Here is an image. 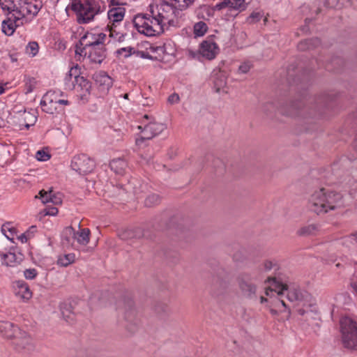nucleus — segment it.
Masks as SVG:
<instances>
[{"label": "nucleus", "mask_w": 357, "mask_h": 357, "mask_svg": "<svg viewBox=\"0 0 357 357\" xmlns=\"http://www.w3.org/2000/svg\"><path fill=\"white\" fill-rule=\"evenodd\" d=\"M139 54H140L141 57L143 58H151V56H149V54L147 53H145L144 52H139Z\"/></svg>", "instance_id": "61"}, {"label": "nucleus", "mask_w": 357, "mask_h": 357, "mask_svg": "<svg viewBox=\"0 0 357 357\" xmlns=\"http://www.w3.org/2000/svg\"><path fill=\"white\" fill-rule=\"evenodd\" d=\"M77 68H72L69 71V77H71L73 74L75 75V84L73 88L77 91H80L84 93H89L91 88V85L89 81L85 79L82 76L77 75Z\"/></svg>", "instance_id": "19"}, {"label": "nucleus", "mask_w": 357, "mask_h": 357, "mask_svg": "<svg viewBox=\"0 0 357 357\" xmlns=\"http://www.w3.org/2000/svg\"><path fill=\"white\" fill-rule=\"evenodd\" d=\"M116 305L126 321L132 323L136 320L137 311L134 302L130 298L122 297L116 301Z\"/></svg>", "instance_id": "9"}, {"label": "nucleus", "mask_w": 357, "mask_h": 357, "mask_svg": "<svg viewBox=\"0 0 357 357\" xmlns=\"http://www.w3.org/2000/svg\"><path fill=\"white\" fill-rule=\"evenodd\" d=\"M10 223H6L3 224L1 227V231L5 234V236L7 237V238L11 240V238L7 236L5 232L6 230L9 231L11 234L15 231V229L14 227H10Z\"/></svg>", "instance_id": "50"}, {"label": "nucleus", "mask_w": 357, "mask_h": 357, "mask_svg": "<svg viewBox=\"0 0 357 357\" xmlns=\"http://www.w3.org/2000/svg\"><path fill=\"white\" fill-rule=\"evenodd\" d=\"M8 15L10 16L2 22V31L7 36H11L17 26L24 24V22L17 20V19L15 18V16L12 13Z\"/></svg>", "instance_id": "21"}, {"label": "nucleus", "mask_w": 357, "mask_h": 357, "mask_svg": "<svg viewBox=\"0 0 357 357\" xmlns=\"http://www.w3.org/2000/svg\"><path fill=\"white\" fill-rule=\"evenodd\" d=\"M349 238H350L351 241H355L357 243V234L356 233L351 234L349 236Z\"/></svg>", "instance_id": "58"}, {"label": "nucleus", "mask_w": 357, "mask_h": 357, "mask_svg": "<svg viewBox=\"0 0 357 357\" xmlns=\"http://www.w3.org/2000/svg\"><path fill=\"white\" fill-rule=\"evenodd\" d=\"M208 30V26L206 23L202 21H199L195 24L193 27V32L195 36H203Z\"/></svg>", "instance_id": "36"}, {"label": "nucleus", "mask_w": 357, "mask_h": 357, "mask_svg": "<svg viewBox=\"0 0 357 357\" xmlns=\"http://www.w3.org/2000/svg\"><path fill=\"white\" fill-rule=\"evenodd\" d=\"M342 196L339 193L331 192L328 194L326 193V203L327 205V211L328 209L333 210L337 207V205L341 202Z\"/></svg>", "instance_id": "29"}, {"label": "nucleus", "mask_w": 357, "mask_h": 357, "mask_svg": "<svg viewBox=\"0 0 357 357\" xmlns=\"http://www.w3.org/2000/svg\"><path fill=\"white\" fill-rule=\"evenodd\" d=\"M24 275L26 279L31 280L36 276L37 272L34 268H29L24 271Z\"/></svg>", "instance_id": "49"}, {"label": "nucleus", "mask_w": 357, "mask_h": 357, "mask_svg": "<svg viewBox=\"0 0 357 357\" xmlns=\"http://www.w3.org/2000/svg\"><path fill=\"white\" fill-rule=\"evenodd\" d=\"M43 110L49 114H54L57 110V98L54 92L46 93L40 102Z\"/></svg>", "instance_id": "17"}, {"label": "nucleus", "mask_w": 357, "mask_h": 357, "mask_svg": "<svg viewBox=\"0 0 357 357\" xmlns=\"http://www.w3.org/2000/svg\"><path fill=\"white\" fill-rule=\"evenodd\" d=\"M126 9L123 7L117 6L110 8L107 12L108 24L120 25L125 17Z\"/></svg>", "instance_id": "22"}, {"label": "nucleus", "mask_w": 357, "mask_h": 357, "mask_svg": "<svg viewBox=\"0 0 357 357\" xmlns=\"http://www.w3.org/2000/svg\"><path fill=\"white\" fill-rule=\"evenodd\" d=\"M354 146L355 150L357 151V138L354 141Z\"/></svg>", "instance_id": "64"}, {"label": "nucleus", "mask_w": 357, "mask_h": 357, "mask_svg": "<svg viewBox=\"0 0 357 357\" xmlns=\"http://www.w3.org/2000/svg\"><path fill=\"white\" fill-rule=\"evenodd\" d=\"M24 126L26 128H29L31 126L34 125L36 121V116L30 112H24Z\"/></svg>", "instance_id": "39"}, {"label": "nucleus", "mask_w": 357, "mask_h": 357, "mask_svg": "<svg viewBox=\"0 0 357 357\" xmlns=\"http://www.w3.org/2000/svg\"><path fill=\"white\" fill-rule=\"evenodd\" d=\"M320 45V40L315 38L301 41L298 44V49L300 51H310L319 47Z\"/></svg>", "instance_id": "27"}, {"label": "nucleus", "mask_w": 357, "mask_h": 357, "mask_svg": "<svg viewBox=\"0 0 357 357\" xmlns=\"http://www.w3.org/2000/svg\"><path fill=\"white\" fill-rule=\"evenodd\" d=\"M87 54L92 62L100 63L105 56L103 43L100 45L90 47L86 50Z\"/></svg>", "instance_id": "23"}, {"label": "nucleus", "mask_w": 357, "mask_h": 357, "mask_svg": "<svg viewBox=\"0 0 357 357\" xmlns=\"http://www.w3.org/2000/svg\"><path fill=\"white\" fill-rule=\"evenodd\" d=\"M110 168L116 174L122 175L127 167L126 162L121 158L114 159L109 164Z\"/></svg>", "instance_id": "30"}, {"label": "nucleus", "mask_w": 357, "mask_h": 357, "mask_svg": "<svg viewBox=\"0 0 357 357\" xmlns=\"http://www.w3.org/2000/svg\"><path fill=\"white\" fill-rule=\"evenodd\" d=\"M264 270L266 272H269L273 269L276 270L278 265L271 261H265L263 264Z\"/></svg>", "instance_id": "47"}, {"label": "nucleus", "mask_w": 357, "mask_h": 357, "mask_svg": "<svg viewBox=\"0 0 357 357\" xmlns=\"http://www.w3.org/2000/svg\"><path fill=\"white\" fill-rule=\"evenodd\" d=\"M50 157V154L44 149L38 151L36 155V159L39 161H47Z\"/></svg>", "instance_id": "45"}, {"label": "nucleus", "mask_w": 357, "mask_h": 357, "mask_svg": "<svg viewBox=\"0 0 357 357\" xmlns=\"http://www.w3.org/2000/svg\"><path fill=\"white\" fill-rule=\"evenodd\" d=\"M229 287V281L227 279L218 278L213 284L214 290L217 294H223Z\"/></svg>", "instance_id": "34"}, {"label": "nucleus", "mask_w": 357, "mask_h": 357, "mask_svg": "<svg viewBox=\"0 0 357 357\" xmlns=\"http://www.w3.org/2000/svg\"><path fill=\"white\" fill-rule=\"evenodd\" d=\"M165 128V126L164 124L157 122L153 119V121H150L144 126L143 129L144 135L136 139V144L140 145L144 140L153 139L154 137L161 133Z\"/></svg>", "instance_id": "12"}, {"label": "nucleus", "mask_w": 357, "mask_h": 357, "mask_svg": "<svg viewBox=\"0 0 357 357\" xmlns=\"http://www.w3.org/2000/svg\"><path fill=\"white\" fill-rule=\"evenodd\" d=\"M75 259V256L74 254H67L63 256L59 257L57 263L59 265L61 266H67L70 264L73 263Z\"/></svg>", "instance_id": "37"}, {"label": "nucleus", "mask_w": 357, "mask_h": 357, "mask_svg": "<svg viewBox=\"0 0 357 357\" xmlns=\"http://www.w3.org/2000/svg\"><path fill=\"white\" fill-rule=\"evenodd\" d=\"M18 333L13 341V344L17 351H31L35 349V344L31 337L25 331L16 329Z\"/></svg>", "instance_id": "11"}, {"label": "nucleus", "mask_w": 357, "mask_h": 357, "mask_svg": "<svg viewBox=\"0 0 357 357\" xmlns=\"http://www.w3.org/2000/svg\"><path fill=\"white\" fill-rule=\"evenodd\" d=\"M40 8V3L36 0H25L23 1L20 0V2L15 3V8L8 10V14L12 13L15 16V18L17 20L26 23L27 22L26 17L29 15H36L39 12Z\"/></svg>", "instance_id": "4"}, {"label": "nucleus", "mask_w": 357, "mask_h": 357, "mask_svg": "<svg viewBox=\"0 0 357 357\" xmlns=\"http://www.w3.org/2000/svg\"><path fill=\"white\" fill-rule=\"evenodd\" d=\"M52 192V188L49 190H41L39 192L38 195L35 196V198L36 199L40 198L42 200V202L43 204H47V203L50 202L49 195H50Z\"/></svg>", "instance_id": "40"}, {"label": "nucleus", "mask_w": 357, "mask_h": 357, "mask_svg": "<svg viewBox=\"0 0 357 357\" xmlns=\"http://www.w3.org/2000/svg\"><path fill=\"white\" fill-rule=\"evenodd\" d=\"M263 17V14L259 12H253L250 14V15L248 17L247 22L249 24H253L259 22L261 18Z\"/></svg>", "instance_id": "44"}, {"label": "nucleus", "mask_w": 357, "mask_h": 357, "mask_svg": "<svg viewBox=\"0 0 357 357\" xmlns=\"http://www.w3.org/2000/svg\"><path fill=\"white\" fill-rule=\"evenodd\" d=\"M131 50H132V48H130V47H129L128 49H127V48H121V50H119L118 51V52L119 54H121L122 52H128V54L125 55L126 56H129V55L131 54Z\"/></svg>", "instance_id": "57"}, {"label": "nucleus", "mask_w": 357, "mask_h": 357, "mask_svg": "<svg viewBox=\"0 0 357 357\" xmlns=\"http://www.w3.org/2000/svg\"><path fill=\"white\" fill-rule=\"evenodd\" d=\"M219 9L229 8L236 10H244L245 8V0H224L217 5Z\"/></svg>", "instance_id": "28"}, {"label": "nucleus", "mask_w": 357, "mask_h": 357, "mask_svg": "<svg viewBox=\"0 0 357 357\" xmlns=\"http://www.w3.org/2000/svg\"><path fill=\"white\" fill-rule=\"evenodd\" d=\"M268 281L273 280L275 287L280 288L278 294H284L287 291V298L290 303H294V305H302L304 307H311L314 301L312 296L307 291L301 289L298 287H291L290 288L286 284L277 281L275 278H268Z\"/></svg>", "instance_id": "2"}, {"label": "nucleus", "mask_w": 357, "mask_h": 357, "mask_svg": "<svg viewBox=\"0 0 357 357\" xmlns=\"http://www.w3.org/2000/svg\"><path fill=\"white\" fill-rule=\"evenodd\" d=\"M38 48L39 47L36 42H30L26 46V52L33 56H36L38 52Z\"/></svg>", "instance_id": "43"}, {"label": "nucleus", "mask_w": 357, "mask_h": 357, "mask_svg": "<svg viewBox=\"0 0 357 357\" xmlns=\"http://www.w3.org/2000/svg\"><path fill=\"white\" fill-rule=\"evenodd\" d=\"M318 230V227L315 224L305 225L299 228L296 234L299 236H309L315 234Z\"/></svg>", "instance_id": "31"}, {"label": "nucleus", "mask_w": 357, "mask_h": 357, "mask_svg": "<svg viewBox=\"0 0 357 357\" xmlns=\"http://www.w3.org/2000/svg\"><path fill=\"white\" fill-rule=\"evenodd\" d=\"M93 79L102 91H107L112 85V79L105 72L96 73L93 75Z\"/></svg>", "instance_id": "25"}, {"label": "nucleus", "mask_w": 357, "mask_h": 357, "mask_svg": "<svg viewBox=\"0 0 357 357\" xmlns=\"http://www.w3.org/2000/svg\"><path fill=\"white\" fill-rule=\"evenodd\" d=\"M180 98L178 94L174 93L170 95L167 99V101L169 104H175L179 102Z\"/></svg>", "instance_id": "51"}, {"label": "nucleus", "mask_w": 357, "mask_h": 357, "mask_svg": "<svg viewBox=\"0 0 357 357\" xmlns=\"http://www.w3.org/2000/svg\"><path fill=\"white\" fill-rule=\"evenodd\" d=\"M50 202H52L54 204H61V199L59 197H57L54 194L51 193L49 195Z\"/></svg>", "instance_id": "53"}, {"label": "nucleus", "mask_w": 357, "mask_h": 357, "mask_svg": "<svg viewBox=\"0 0 357 357\" xmlns=\"http://www.w3.org/2000/svg\"><path fill=\"white\" fill-rule=\"evenodd\" d=\"M15 294L21 299L28 301L32 297V292L26 283L24 281L16 282Z\"/></svg>", "instance_id": "26"}, {"label": "nucleus", "mask_w": 357, "mask_h": 357, "mask_svg": "<svg viewBox=\"0 0 357 357\" xmlns=\"http://www.w3.org/2000/svg\"><path fill=\"white\" fill-rule=\"evenodd\" d=\"M0 258L3 265L10 268L17 267L24 259L21 253L16 254L13 252H3L0 251Z\"/></svg>", "instance_id": "18"}, {"label": "nucleus", "mask_w": 357, "mask_h": 357, "mask_svg": "<svg viewBox=\"0 0 357 357\" xmlns=\"http://www.w3.org/2000/svg\"><path fill=\"white\" fill-rule=\"evenodd\" d=\"M105 38V35L102 33L96 35L92 33H86L84 34L79 40V44L81 46L84 47L85 55H86V50L90 47L100 45V44L103 43Z\"/></svg>", "instance_id": "15"}, {"label": "nucleus", "mask_w": 357, "mask_h": 357, "mask_svg": "<svg viewBox=\"0 0 357 357\" xmlns=\"http://www.w3.org/2000/svg\"><path fill=\"white\" fill-rule=\"evenodd\" d=\"M263 112L267 116H272L276 110L275 106L272 102H268L263 105Z\"/></svg>", "instance_id": "42"}, {"label": "nucleus", "mask_w": 357, "mask_h": 357, "mask_svg": "<svg viewBox=\"0 0 357 357\" xmlns=\"http://www.w3.org/2000/svg\"><path fill=\"white\" fill-rule=\"evenodd\" d=\"M58 208L55 207H52L50 209L44 210V214L45 215H55L58 213Z\"/></svg>", "instance_id": "54"}, {"label": "nucleus", "mask_w": 357, "mask_h": 357, "mask_svg": "<svg viewBox=\"0 0 357 357\" xmlns=\"http://www.w3.org/2000/svg\"><path fill=\"white\" fill-rule=\"evenodd\" d=\"M218 51L219 48L217 44L211 39L204 40L200 45V54L208 60L214 59Z\"/></svg>", "instance_id": "16"}, {"label": "nucleus", "mask_w": 357, "mask_h": 357, "mask_svg": "<svg viewBox=\"0 0 357 357\" xmlns=\"http://www.w3.org/2000/svg\"><path fill=\"white\" fill-rule=\"evenodd\" d=\"M324 188L315 191L310 197V208L314 213L319 214L327 212V205L326 203V192Z\"/></svg>", "instance_id": "13"}, {"label": "nucleus", "mask_w": 357, "mask_h": 357, "mask_svg": "<svg viewBox=\"0 0 357 357\" xmlns=\"http://www.w3.org/2000/svg\"><path fill=\"white\" fill-rule=\"evenodd\" d=\"M94 167V161L86 155L75 156L71 162L73 169L80 174H86L91 172Z\"/></svg>", "instance_id": "10"}, {"label": "nucleus", "mask_w": 357, "mask_h": 357, "mask_svg": "<svg viewBox=\"0 0 357 357\" xmlns=\"http://www.w3.org/2000/svg\"><path fill=\"white\" fill-rule=\"evenodd\" d=\"M237 282L243 296L250 299L256 296L257 287L250 273L240 274L237 278Z\"/></svg>", "instance_id": "8"}, {"label": "nucleus", "mask_w": 357, "mask_h": 357, "mask_svg": "<svg viewBox=\"0 0 357 357\" xmlns=\"http://www.w3.org/2000/svg\"><path fill=\"white\" fill-rule=\"evenodd\" d=\"M176 13L177 10L176 8L165 3L160 5L158 8L157 13L155 14V16L160 25H162V32L165 26L168 28L169 26H174L176 25Z\"/></svg>", "instance_id": "6"}, {"label": "nucleus", "mask_w": 357, "mask_h": 357, "mask_svg": "<svg viewBox=\"0 0 357 357\" xmlns=\"http://www.w3.org/2000/svg\"><path fill=\"white\" fill-rule=\"evenodd\" d=\"M160 202V197L157 194L149 195L145 200L144 205L147 207H152L156 204H158Z\"/></svg>", "instance_id": "38"}, {"label": "nucleus", "mask_w": 357, "mask_h": 357, "mask_svg": "<svg viewBox=\"0 0 357 357\" xmlns=\"http://www.w3.org/2000/svg\"><path fill=\"white\" fill-rule=\"evenodd\" d=\"M260 299H261V303H263L264 302H268V301H269L271 303L270 298L268 299L266 298H264V296H261Z\"/></svg>", "instance_id": "62"}, {"label": "nucleus", "mask_w": 357, "mask_h": 357, "mask_svg": "<svg viewBox=\"0 0 357 357\" xmlns=\"http://www.w3.org/2000/svg\"><path fill=\"white\" fill-rule=\"evenodd\" d=\"M1 1V8L3 10H10L15 8V3L20 2V0H0Z\"/></svg>", "instance_id": "41"}, {"label": "nucleus", "mask_w": 357, "mask_h": 357, "mask_svg": "<svg viewBox=\"0 0 357 357\" xmlns=\"http://www.w3.org/2000/svg\"><path fill=\"white\" fill-rule=\"evenodd\" d=\"M18 239L22 242V243H26L27 241H28V238L26 235V234H21L20 236H19L18 237Z\"/></svg>", "instance_id": "56"}, {"label": "nucleus", "mask_w": 357, "mask_h": 357, "mask_svg": "<svg viewBox=\"0 0 357 357\" xmlns=\"http://www.w3.org/2000/svg\"><path fill=\"white\" fill-rule=\"evenodd\" d=\"M273 281V287L274 289L270 288L269 289H266V295L270 297L271 303L272 306L276 308H279L280 306L284 307L285 309L288 310L289 314L290 313V306L286 303V301L282 298L283 294H280V296L278 294V291L280 288L275 287V283Z\"/></svg>", "instance_id": "14"}, {"label": "nucleus", "mask_w": 357, "mask_h": 357, "mask_svg": "<svg viewBox=\"0 0 357 357\" xmlns=\"http://www.w3.org/2000/svg\"><path fill=\"white\" fill-rule=\"evenodd\" d=\"M65 233L72 235L81 245L85 246L89 242L90 230L89 229H80L79 231H75L72 227H68L66 228Z\"/></svg>", "instance_id": "20"}, {"label": "nucleus", "mask_w": 357, "mask_h": 357, "mask_svg": "<svg viewBox=\"0 0 357 357\" xmlns=\"http://www.w3.org/2000/svg\"><path fill=\"white\" fill-rule=\"evenodd\" d=\"M298 312L299 313V314L303 315L305 314V310L301 308V309L298 310Z\"/></svg>", "instance_id": "63"}, {"label": "nucleus", "mask_w": 357, "mask_h": 357, "mask_svg": "<svg viewBox=\"0 0 357 357\" xmlns=\"http://www.w3.org/2000/svg\"><path fill=\"white\" fill-rule=\"evenodd\" d=\"M302 107V105L301 103L298 104H294L292 103L291 105V109L289 111L286 112L285 114L293 116L296 114L297 110L300 109Z\"/></svg>", "instance_id": "48"}, {"label": "nucleus", "mask_w": 357, "mask_h": 357, "mask_svg": "<svg viewBox=\"0 0 357 357\" xmlns=\"http://www.w3.org/2000/svg\"><path fill=\"white\" fill-rule=\"evenodd\" d=\"M111 5L117 7L119 6L120 3L119 2V0H111Z\"/></svg>", "instance_id": "60"}, {"label": "nucleus", "mask_w": 357, "mask_h": 357, "mask_svg": "<svg viewBox=\"0 0 357 357\" xmlns=\"http://www.w3.org/2000/svg\"><path fill=\"white\" fill-rule=\"evenodd\" d=\"M252 66V65L250 62H244L238 67V73L243 74L247 73L249 72Z\"/></svg>", "instance_id": "46"}, {"label": "nucleus", "mask_w": 357, "mask_h": 357, "mask_svg": "<svg viewBox=\"0 0 357 357\" xmlns=\"http://www.w3.org/2000/svg\"><path fill=\"white\" fill-rule=\"evenodd\" d=\"M133 24L137 31L146 36H154L162 33V25L157 20L155 13L138 14L133 19Z\"/></svg>", "instance_id": "3"}, {"label": "nucleus", "mask_w": 357, "mask_h": 357, "mask_svg": "<svg viewBox=\"0 0 357 357\" xmlns=\"http://www.w3.org/2000/svg\"><path fill=\"white\" fill-rule=\"evenodd\" d=\"M77 357H95L92 351H79L77 354Z\"/></svg>", "instance_id": "52"}, {"label": "nucleus", "mask_w": 357, "mask_h": 357, "mask_svg": "<svg viewBox=\"0 0 357 357\" xmlns=\"http://www.w3.org/2000/svg\"><path fill=\"white\" fill-rule=\"evenodd\" d=\"M118 237L130 245L136 244L144 237V230L140 227H128L118 229Z\"/></svg>", "instance_id": "7"}, {"label": "nucleus", "mask_w": 357, "mask_h": 357, "mask_svg": "<svg viewBox=\"0 0 357 357\" xmlns=\"http://www.w3.org/2000/svg\"><path fill=\"white\" fill-rule=\"evenodd\" d=\"M119 26L120 25H107V26L109 28V37L113 38L115 41L121 42L123 40L124 35L119 29Z\"/></svg>", "instance_id": "35"}, {"label": "nucleus", "mask_w": 357, "mask_h": 357, "mask_svg": "<svg viewBox=\"0 0 357 357\" xmlns=\"http://www.w3.org/2000/svg\"><path fill=\"white\" fill-rule=\"evenodd\" d=\"M165 3L170 4L180 10L186 9L195 0H162Z\"/></svg>", "instance_id": "33"}, {"label": "nucleus", "mask_w": 357, "mask_h": 357, "mask_svg": "<svg viewBox=\"0 0 357 357\" xmlns=\"http://www.w3.org/2000/svg\"><path fill=\"white\" fill-rule=\"evenodd\" d=\"M58 105H68V101L67 100H60L57 98Z\"/></svg>", "instance_id": "59"}, {"label": "nucleus", "mask_w": 357, "mask_h": 357, "mask_svg": "<svg viewBox=\"0 0 357 357\" xmlns=\"http://www.w3.org/2000/svg\"><path fill=\"white\" fill-rule=\"evenodd\" d=\"M75 53L76 54L82 55L83 53L85 54V50H84V47L81 46L79 42L75 46Z\"/></svg>", "instance_id": "55"}, {"label": "nucleus", "mask_w": 357, "mask_h": 357, "mask_svg": "<svg viewBox=\"0 0 357 357\" xmlns=\"http://www.w3.org/2000/svg\"><path fill=\"white\" fill-rule=\"evenodd\" d=\"M16 329L20 328L10 322H0V334L6 339L12 340L13 341L14 338L18 333Z\"/></svg>", "instance_id": "24"}, {"label": "nucleus", "mask_w": 357, "mask_h": 357, "mask_svg": "<svg viewBox=\"0 0 357 357\" xmlns=\"http://www.w3.org/2000/svg\"><path fill=\"white\" fill-rule=\"evenodd\" d=\"M342 332V342L344 347L357 351V322L349 317L340 321Z\"/></svg>", "instance_id": "5"}, {"label": "nucleus", "mask_w": 357, "mask_h": 357, "mask_svg": "<svg viewBox=\"0 0 357 357\" xmlns=\"http://www.w3.org/2000/svg\"><path fill=\"white\" fill-rule=\"evenodd\" d=\"M61 313L64 319L68 322L73 321L74 320V314L73 312V307L70 303H63L60 305Z\"/></svg>", "instance_id": "32"}, {"label": "nucleus", "mask_w": 357, "mask_h": 357, "mask_svg": "<svg viewBox=\"0 0 357 357\" xmlns=\"http://www.w3.org/2000/svg\"><path fill=\"white\" fill-rule=\"evenodd\" d=\"M72 9L77 13L79 23H88L105 8L100 0H73Z\"/></svg>", "instance_id": "1"}]
</instances>
